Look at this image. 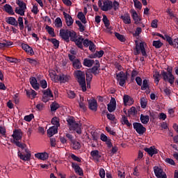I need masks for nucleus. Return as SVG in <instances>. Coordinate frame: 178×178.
Returning a JSON list of instances; mask_svg holds the SVG:
<instances>
[{
    "instance_id": "f257e3e1",
    "label": "nucleus",
    "mask_w": 178,
    "mask_h": 178,
    "mask_svg": "<svg viewBox=\"0 0 178 178\" xmlns=\"http://www.w3.org/2000/svg\"><path fill=\"white\" fill-rule=\"evenodd\" d=\"M13 138L14 144L21 148L22 149H24L25 154L24 152L18 151V156L22 161H30L31 158V152L29 149H27V145L24 143H22L20 140L23 138V131L22 129H15L13 131V134L12 135Z\"/></svg>"
},
{
    "instance_id": "f03ea898",
    "label": "nucleus",
    "mask_w": 178,
    "mask_h": 178,
    "mask_svg": "<svg viewBox=\"0 0 178 178\" xmlns=\"http://www.w3.org/2000/svg\"><path fill=\"white\" fill-rule=\"evenodd\" d=\"M161 77H163V81L169 83L170 86L175 84V75H173V67H168L167 72L162 70L161 73Z\"/></svg>"
},
{
    "instance_id": "7ed1b4c3",
    "label": "nucleus",
    "mask_w": 178,
    "mask_h": 178,
    "mask_svg": "<svg viewBox=\"0 0 178 178\" xmlns=\"http://www.w3.org/2000/svg\"><path fill=\"white\" fill-rule=\"evenodd\" d=\"M74 77L76 79L81 88L83 92L87 91V86L86 85V73L81 70L74 71Z\"/></svg>"
},
{
    "instance_id": "20e7f679",
    "label": "nucleus",
    "mask_w": 178,
    "mask_h": 178,
    "mask_svg": "<svg viewBox=\"0 0 178 178\" xmlns=\"http://www.w3.org/2000/svg\"><path fill=\"white\" fill-rule=\"evenodd\" d=\"M67 123L70 131H76L77 134H81V124L77 123L74 117L68 116Z\"/></svg>"
},
{
    "instance_id": "39448f33",
    "label": "nucleus",
    "mask_w": 178,
    "mask_h": 178,
    "mask_svg": "<svg viewBox=\"0 0 178 178\" xmlns=\"http://www.w3.org/2000/svg\"><path fill=\"white\" fill-rule=\"evenodd\" d=\"M16 3L18 7L15 8V13H17V15H19V16H24V13L27 9V4L24 3V1L20 0H17Z\"/></svg>"
},
{
    "instance_id": "423d86ee",
    "label": "nucleus",
    "mask_w": 178,
    "mask_h": 178,
    "mask_svg": "<svg viewBox=\"0 0 178 178\" xmlns=\"http://www.w3.org/2000/svg\"><path fill=\"white\" fill-rule=\"evenodd\" d=\"M145 42H136V47L135 50L134 51V55H140V54H142L143 56H145L147 58L148 55L147 54V51H145Z\"/></svg>"
},
{
    "instance_id": "0eeeda50",
    "label": "nucleus",
    "mask_w": 178,
    "mask_h": 178,
    "mask_svg": "<svg viewBox=\"0 0 178 178\" xmlns=\"http://www.w3.org/2000/svg\"><path fill=\"white\" fill-rule=\"evenodd\" d=\"M43 95L42 97V102H49V101H52L54 99V93L51 88H47L42 91Z\"/></svg>"
},
{
    "instance_id": "6e6552de",
    "label": "nucleus",
    "mask_w": 178,
    "mask_h": 178,
    "mask_svg": "<svg viewBox=\"0 0 178 178\" xmlns=\"http://www.w3.org/2000/svg\"><path fill=\"white\" fill-rule=\"evenodd\" d=\"M98 6H99V8H101L102 10H103L104 12H108V10H112V1L105 0L104 1H103V4H102V1H101V0H99L98 1Z\"/></svg>"
},
{
    "instance_id": "1a4fd4ad",
    "label": "nucleus",
    "mask_w": 178,
    "mask_h": 178,
    "mask_svg": "<svg viewBox=\"0 0 178 178\" xmlns=\"http://www.w3.org/2000/svg\"><path fill=\"white\" fill-rule=\"evenodd\" d=\"M116 80L121 87H124V84H126V81L127 80V76L123 71H121L116 74Z\"/></svg>"
},
{
    "instance_id": "9d476101",
    "label": "nucleus",
    "mask_w": 178,
    "mask_h": 178,
    "mask_svg": "<svg viewBox=\"0 0 178 178\" xmlns=\"http://www.w3.org/2000/svg\"><path fill=\"white\" fill-rule=\"evenodd\" d=\"M154 172L157 178H168L166 173L163 172V169L159 166L154 167Z\"/></svg>"
},
{
    "instance_id": "9b49d317",
    "label": "nucleus",
    "mask_w": 178,
    "mask_h": 178,
    "mask_svg": "<svg viewBox=\"0 0 178 178\" xmlns=\"http://www.w3.org/2000/svg\"><path fill=\"white\" fill-rule=\"evenodd\" d=\"M133 126L138 134H144L147 131V128L140 122H134Z\"/></svg>"
},
{
    "instance_id": "f8f14e48",
    "label": "nucleus",
    "mask_w": 178,
    "mask_h": 178,
    "mask_svg": "<svg viewBox=\"0 0 178 178\" xmlns=\"http://www.w3.org/2000/svg\"><path fill=\"white\" fill-rule=\"evenodd\" d=\"M70 30L69 29H60V37L65 41L66 42H69L70 41Z\"/></svg>"
},
{
    "instance_id": "ddd939ff",
    "label": "nucleus",
    "mask_w": 178,
    "mask_h": 178,
    "mask_svg": "<svg viewBox=\"0 0 178 178\" xmlns=\"http://www.w3.org/2000/svg\"><path fill=\"white\" fill-rule=\"evenodd\" d=\"M55 79L57 81H60V83H67L69 80H70L71 77L69 75L63 74L60 75H56Z\"/></svg>"
},
{
    "instance_id": "4468645a",
    "label": "nucleus",
    "mask_w": 178,
    "mask_h": 178,
    "mask_svg": "<svg viewBox=\"0 0 178 178\" xmlns=\"http://www.w3.org/2000/svg\"><path fill=\"white\" fill-rule=\"evenodd\" d=\"M72 168L74 170V172L76 173V175H79V176H84L83 168H81L79 164L76 163H72Z\"/></svg>"
},
{
    "instance_id": "2eb2a0df",
    "label": "nucleus",
    "mask_w": 178,
    "mask_h": 178,
    "mask_svg": "<svg viewBox=\"0 0 178 178\" xmlns=\"http://www.w3.org/2000/svg\"><path fill=\"white\" fill-rule=\"evenodd\" d=\"M21 47L22 49H24V51H25V52L28 54V55H31V56H33V55H34V50H33V48L30 47L29 44L22 43L21 44Z\"/></svg>"
},
{
    "instance_id": "dca6fc26",
    "label": "nucleus",
    "mask_w": 178,
    "mask_h": 178,
    "mask_svg": "<svg viewBox=\"0 0 178 178\" xmlns=\"http://www.w3.org/2000/svg\"><path fill=\"white\" fill-rule=\"evenodd\" d=\"M108 112H113L116 109V99L115 97H111L110 103L107 105Z\"/></svg>"
},
{
    "instance_id": "f3484780",
    "label": "nucleus",
    "mask_w": 178,
    "mask_h": 178,
    "mask_svg": "<svg viewBox=\"0 0 178 178\" xmlns=\"http://www.w3.org/2000/svg\"><path fill=\"white\" fill-rule=\"evenodd\" d=\"M124 105L127 106V105H133L134 104V99L133 97H130L129 95H124L123 97Z\"/></svg>"
},
{
    "instance_id": "a211bd4d",
    "label": "nucleus",
    "mask_w": 178,
    "mask_h": 178,
    "mask_svg": "<svg viewBox=\"0 0 178 178\" xmlns=\"http://www.w3.org/2000/svg\"><path fill=\"white\" fill-rule=\"evenodd\" d=\"M63 15L65 17L67 26L68 27H70V26H72V24H73L74 22L72 16H70V15L67 14L66 12H63Z\"/></svg>"
},
{
    "instance_id": "6ab92c4d",
    "label": "nucleus",
    "mask_w": 178,
    "mask_h": 178,
    "mask_svg": "<svg viewBox=\"0 0 178 178\" xmlns=\"http://www.w3.org/2000/svg\"><path fill=\"white\" fill-rule=\"evenodd\" d=\"M88 108L90 111H94L97 112V109L98 108V103L96 99H92L88 101Z\"/></svg>"
},
{
    "instance_id": "aec40b11",
    "label": "nucleus",
    "mask_w": 178,
    "mask_h": 178,
    "mask_svg": "<svg viewBox=\"0 0 178 178\" xmlns=\"http://www.w3.org/2000/svg\"><path fill=\"white\" fill-rule=\"evenodd\" d=\"M25 92L27 97L31 99H34L37 97V92L33 89H25Z\"/></svg>"
},
{
    "instance_id": "412c9836",
    "label": "nucleus",
    "mask_w": 178,
    "mask_h": 178,
    "mask_svg": "<svg viewBox=\"0 0 178 178\" xmlns=\"http://www.w3.org/2000/svg\"><path fill=\"white\" fill-rule=\"evenodd\" d=\"M83 41H84V38L83 36L79 35L78 37L74 40V42L79 48L80 49H83Z\"/></svg>"
},
{
    "instance_id": "4be33fe9",
    "label": "nucleus",
    "mask_w": 178,
    "mask_h": 178,
    "mask_svg": "<svg viewBox=\"0 0 178 178\" xmlns=\"http://www.w3.org/2000/svg\"><path fill=\"white\" fill-rule=\"evenodd\" d=\"M144 150L145 151V152H147L148 155H149L150 156H154V155H156V154H158V149L155 147H145Z\"/></svg>"
},
{
    "instance_id": "5701e85b",
    "label": "nucleus",
    "mask_w": 178,
    "mask_h": 178,
    "mask_svg": "<svg viewBox=\"0 0 178 178\" xmlns=\"http://www.w3.org/2000/svg\"><path fill=\"white\" fill-rule=\"evenodd\" d=\"M120 19H122L124 24H131V18L130 17V14L129 13H125L123 15H121Z\"/></svg>"
},
{
    "instance_id": "b1692460",
    "label": "nucleus",
    "mask_w": 178,
    "mask_h": 178,
    "mask_svg": "<svg viewBox=\"0 0 178 178\" xmlns=\"http://www.w3.org/2000/svg\"><path fill=\"white\" fill-rule=\"evenodd\" d=\"M98 69H99V60H96L95 66L90 69V73H92V74L95 75L99 74V71L98 70Z\"/></svg>"
},
{
    "instance_id": "393cba45",
    "label": "nucleus",
    "mask_w": 178,
    "mask_h": 178,
    "mask_svg": "<svg viewBox=\"0 0 178 178\" xmlns=\"http://www.w3.org/2000/svg\"><path fill=\"white\" fill-rule=\"evenodd\" d=\"M6 22L8 23V24H10L11 26L17 27V20H16V18H15L13 17H6Z\"/></svg>"
},
{
    "instance_id": "a878e982",
    "label": "nucleus",
    "mask_w": 178,
    "mask_h": 178,
    "mask_svg": "<svg viewBox=\"0 0 178 178\" xmlns=\"http://www.w3.org/2000/svg\"><path fill=\"white\" fill-rule=\"evenodd\" d=\"M35 158H38V159H40L41 161H47L48 158L49 157V155L47 152L44 153H38L35 154Z\"/></svg>"
},
{
    "instance_id": "bb28decb",
    "label": "nucleus",
    "mask_w": 178,
    "mask_h": 178,
    "mask_svg": "<svg viewBox=\"0 0 178 178\" xmlns=\"http://www.w3.org/2000/svg\"><path fill=\"white\" fill-rule=\"evenodd\" d=\"M3 41L5 42L4 43L0 42V49L3 51L6 48L10 47V45H13V42L12 41H8L6 40H4Z\"/></svg>"
},
{
    "instance_id": "cd10ccee",
    "label": "nucleus",
    "mask_w": 178,
    "mask_h": 178,
    "mask_svg": "<svg viewBox=\"0 0 178 178\" xmlns=\"http://www.w3.org/2000/svg\"><path fill=\"white\" fill-rule=\"evenodd\" d=\"M58 133V127H51L47 130V134L49 137H52V136Z\"/></svg>"
},
{
    "instance_id": "c85d7f7f",
    "label": "nucleus",
    "mask_w": 178,
    "mask_h": 178,
    "mask_svg": "<svg viewBox=\"0 0 178 178\" xmlns=\"http://www.w3.org/2000/svg\"><path fill=\"white\" fill-rule=\"evenodd\" d=\"M4 10L6 12V13H8L9 15H15V12L13 11V8L12 6L9 4H6L4 6Z\"/></svg>"
},
{
    "instance_id": "c756f323",
    "label": "nucleus",
    "mask_w": 178,
    "mask_h": 178,
    "mask_svg": "<svg viewBox=\"0 0 178 178\" xmlns=\"http://www.w3.org/2000/svg\"><path fill=\"white\" fill-rule=\"evenodd\" d=\"M60 108V105L58 104L56 102H54L50 105V109L51 112H56L58 109Z\"/></svg>"
},
{
    "instance_id": "7c9ffc66",
    "label": "nucleus",
    "mask_w": 178,
    "mask_h": 178,
    "mask_svg": "<svg viewBox=\"0 0 178 178\" xmlns=\"http://www.w3.org/2000/svg\"><path fill=\"white\" fill-rule=\"evenodd\" d=\"M51 124H54V127H60V120L58 117H54L51 119Z\"/></svg>"
},
{
    "instance_id": "2f4dec72",
    "label": "nucleus",
    "mask_w": 178,
    "mask_h": 178,
    "mask_svg": "<svg viewBox=\"0 0 178 178\" xmlns=\"http://www.w3.org/2000/svg\"><path fill=\"white\" fill-rule=\"evenodd\" d=\"M159 77H161V73L158 70L154 71L153 78L154 79V83H156L157 85L159 84V80H161Z\"/></svg>"
},
{
    "instance_id": "473e14b6",
    "label": "nucleus",
    "mask_w": 178,
    "mask_h": 178,
    "mask_svg": "<svg viewBox=\"0 0 178 178\" xmlns=\"http://www.w3.org/2000/svg\"><path fill=\"white\" fill-rule=\"evenodd\" d=\"M95 63V61L94 60H90L88 58H85L83 60V65L86 66L87 67H91L92 65Z\"/></svg>"
},
{
    "instance_id": "72a5a7b5",
    "label": "nucleus",
    "mask_w": 178,
    "mask_h": 178,
    "mask_svg": "<svg viewBox=\"0 0 178 178\" xmlns=\"http://www.w3.org/2000/svg\"><path fill=\"white\" fill-rule=\"evenodd\" d=\"M132 17L135 22V24H138L141 22V18L138 16L136 11L133 12Z\"/></svg>"
},
{
    "instance_id": "f704fd0d",
    "label": "nucleus",
    "mask_w": 178,
    "mask_h": 178,
    "mask_svg": "<svg viewBox=\"0 0 178 178\" xmlns=\"http://www.w3.org/2000/svg\"><path fill=\"white\" fill-rule=\"evenodd\" d=\"M78 19L81 20V23L83 24H86L87 23V19H86V15H84V13L83 12H79L77 15Z\"/></svg>"
},
{
    "instance_id": "c9c22d12",
    "label": "nucleus",
    "mask_w": 178,
    "mask_h": 178,
    "mask_svg": "<svg viewBox=\"0 0 178 178\" xmlns=\"http://www.w3.org/2000/svg\"><path fill=\"white\" fill-rule=\"evenodd\" d=\"M90 156L93 158V159H97V161H98V159L101 158V155L99 154V151L98 150H92L90 152Z\"/></svg>"
},
{
    "instance_id": "e433bc0d",
    "label": "nucleus",
    "mask_w": 178,
    "mask_h": 178,
    "mask_svg": "<svg viewBox=\"0 0 178 178\" xmlns=\"http://www.w3.org/2000/svg\"><path fill=\"white\" fill-rule=\"evenodd\" d=\"M26 62L30 63L32 66H37V65H40V62H38V60L31 58H27Z\"/></svg>"
},
{
    "instance_id": "4c0bfd02",
    "label": "nucleus",
    "mask_w": 178,
    "mask_h": 178,
    "mask_svg": "<svg viewBox=\"0 0 178 178\" xmlns=\"http://www.w3.org/2000/svg\"><path fill=\"white\" fill-rule=\"evenodd\" d=\"M140 122L143 124H147L148 122H149V116L144 115L143 114L140 115Z\"/></svg>"
},
{
    "instance_id": "58836bf2",
    "label": "nucleus",
    "mask_w": 178,
    "mask_h": 178,
    "mask_svg": "<svg viewBox=\"0 0 178 178\" xmlns=\"http://www.w3.org/2000/svg\"><path fill=\"white\" fill-rule=\"evenodd\" d=\"M79 37V35H77V33H76L74 31L71 30L70 31V41H72V42H74V41Z\"/></svg>"
},
{
    "instance_id": "ea45409f",
    "label": "nucleus",
    "mask_w": 178,
    "mask_h": 178,
    "mask_svg": "<svg viewBox=\"0 0 178 178\" xmlns=\"http://www.w3.org/2000/svg\"><path fill=\"white\" fill-rule=\"evenodd\" d=\"M152 45L156 49H159V48H162L163 43H162V42H161V40H154L152 42Z\"/></svg>"
},
{
    "instance_id": "a19ab883",
    "label": "nucleus",
    "mask_w": 178,
    "mask_h": 178,
    "mask_svg": "<svg viewBox=\"0 0 178 178\" xmlns=\"http://www.w3.org/2000/svg\"><path fill=\"white\" fill-rule=\"evenodd\" d=\"M3 56L4 58H6V60H7V62H9L10 63H17V62H19V60H17V58L5 55H3Z\"/></svg>"
},
{
    "instance_id": "79ce46f5",
    "label": "nucleus",
    "mask_w": 178,
    "mask_h": 178,
    "mask_svg": "<svg viewBox=\"0 0 178 178\" xmlns=\"http://www.w3.org/2000/svg\"><path fill=\"white\" fill-rule=\"evenodd\" d=\"M72 66L74 69H81V63L80 62V60H74V61L72 63Z\"/></svg>"
},
{
    "instance_id": "37998d69",
    "label": "nucleus",
    "mask_w": 178,
    "mask_h": 178,
    "mask_svg": "<svg viewBox=\"0 0 178 178\" xmlns=\"http://www.w3.org/2000/svg\"><path fill=\"white\" fill-rule=\"evenodd\" d=\"M48 40L49 42H52L55 49H58V48H59V40L56 38L48 39Z\"/></svg>"
},
{
    "instance_id": "c03bdc74",
    "label": "nucleus",
    "mask_w": 178,
    "mask_h": 178,
    "mask_svg": "<svg viewBox=\"0 0 178 178\" xmlns=\"http://www.w3.org/2000/svg\"><path fill=\"white\" fill-rule=\"evenodd\" d=\"M170 42H168L169 45H171V47H173L174 48H177V49H178V38L175 39L173 40V39H172V38L170 37Z\"/></svg>"
},
{
    "instance_id": "a18cd8bd",
    "label": "nucleus",
    "mask_w": 178,
    "mask_h": 178,
    "mask_svg": "<svg viewBox=\"0 0 178 178\" xmlns=\"http://www.w3.org/2000/svg\"><path fill=\"white\" fill-rule=\"evenodd\" d=\"M17 22V26H19L20 30H24V23L23 22V18L22 17H19Z\"/></svg>"
},
{
    "instance_id": "49530a36",
    "label": "nucleus",
    "mask_w": 178,
    "mask_h": 178,
    "mask_svg": "<svg viewBox=\"0 0 178 178\" xmlns=\"http://www.w3.org/2000/svg\"><path fill=\"white\" fill-rule=\"evenodd\" d=\"M103 23L107 29H109V26H111V22H109V19H108V17L106 15H103Z\"/></svg>"
},
{
    "instance_id": "de8ad7c7",
    "label": "nucleus",
    "mask_w": 178,
    "mask_h": 178,
    "mask_svg": "<svg viewBox=\"0 0 178 178\" xmlns=\"http://www.w3.org/2000/svg\"><path fill=\"white\" fill-rule=\"evenodd\" d=\"M46 30L49 35H51V37H55V30L54 29V28L49 26H46Z\"/></svg>"
},
{
    "instance_id": "09e8293b",
    "label": "nucleus",
    "mask_w": 178,
    "mask_h": 178,
    "mask_svg": "<svg viewBox=\"0 0 178 178\" xmlns=\"http://www.w3.org/2000/svg\"><path fill=\"white\" fill-rule=\"evenodd\" d=\"M115 35L121 42H126V38H124V35H120L119 33H115Z\"/></svg>"
},
{
    "instance_id": "8fccbe9b",
    "label": "nucleus",
    "mask_w": 178,
    "mask_h": 178,
    "mask_svg": "<svg viewBox=\"0 0 178 178\" xmlns=\"http://www.w3.org/2000/svg\"><path fill=\"white\" fill-rule=\"evenodd\" d=\"M122 124H126L127 127H131V123L129 122V120L127 119V117L126 115H123L122 118Z\"/></svg>"
},
{
    "instance_id": "3c124183",
    "label": "nucleus",
    "mask_w": 178,
    "mask_h": 178,
    "mask_svg": "<svg viewBox=\"0 0 178 178\" xmlns=\"http://www.w3.org/2000/svg\"><path fill=\"white\" fill-rule=\"evenodd\" d=\"M156 35H157L158 37H160L163 40H165V41H167V42H171V41H170V36H169L168 35H165L163 36V35H162L161 33H156Z\"/></svg>"
},
{
    "instance_id": "603ef678",
    "label": "nucleus",
    "mask_w": 178,
    "mask_h": 178,
    "mask_svg": "<svg viewBox=\"0 0 178 178\" xmlns=\"http://www.w3.org/2000/svg\"><path fill=\"white\" fill-rule=\"evenodd\" d=\"M76 24L79 27V31H81V33H83L86 31V26H84L79 20L76 21Z\"/></svg>"
},
{
    "instance_id": "864d4df0",
    "label": "nucleus",
    "mask_w": 178,
    "mask_h": 178,
    "mask_svg": "<svg viewBox=\"0 0 178 178\" xmlns=\"http://www.w3.org/2000/svg\"><path fill=\"white\" fill-rule=\"evenodd\" d=\"M104 51L103 50H100L99 51H97L96 54L95 55H92L90 56V58H102V56H104Z\"/></svg>"
},
{
    "instance_id": "5fc2aeb1",
    "label": "nucleus",
    "mask_w": 178,
    "mask_h": 178,
    "mask_svg": "<svg viewBox=\"0 0 178 178\" xmlns=\"http://www.w3.org/2000/svg\"><path fill=\"white\" fill-rule=\"evenodd\" d=\"M72 148L73 149L75 150H79L80 149V148H81V145L80 144V143L77 142V141H74L72 143Z\"/></svg>"
},
{
    "instance_id": "6e6d98bb",
    "label": "nucleus",
    "mask_w": 178,
    "mask_h": 178,
    "mask_svg": "<svg viewBox=\"0 0 178 178\" xmlns=\"http://www.w3.org/2000/svg\"><path fill=\"white\" fill-rule=\"evenodd\" d=\"M134 6L135 8H136V9H139L140 10H141V8H143V4H141V2L138 0H134Z\"/></svg>"
},
{
    "instance_id": "4d7b16f0",
    "label": "nucleus",
    "mask_w": 178,
    "mask_h": 178,
    "mask_svg": "<svg viewBox=\"0 0 178 178\" xmlns=\"http://www.w3.org/2000/svg\"><path fill=\"white\" fill-rule=\"evenodd\" d=\"M103 113H106L107 115V119H108V120H111V122H114L115 118V115L113 114H111V113H108L107 111H103Z\"/></svg>"
},
{
    "instance_id": "13d9d810",
    "label": "nucleus",
    "mask_w": 178,
    "mask_h": 178,
    "mask_svg": "<svg viewBox=\"0 0 178 178\" xmlns=\"http://www.w3.org/2000/svg\"><path fill=\"white\" fill-rule=\"evenodd\" d=\"M149 88V85L148 84V80L144 79L143 81V86H141V90H147Z\"/></svg>"
},
{
    "instance_id": "bf43d9fd",
    "label": "nucleus",
    "mask_w": 178,
    "mask_h": 178,
    "mask_svg": "<svg viewBox=\"0 0 178 178\" xmlns=\"http://www.w3.org/2000/svg\"><path fill=\"white\" fill-rule=\"evenodd\" d=\"M147 99H145V97H142L140 99V105H141V108H143V109H145V108H147Z\"/></svg>"
},
{
    "instance_id": "052dcab7",
    "label": "nucleus",
    "mask_w": 178,
    "mask_h": 178,
    "mask_svg": "<svg viewBox=\"0 0 178 178\" xmlns=\"http://www.w3.org/2000/svg\"><path fill=\"white\" fill-rule=\"evenodd\" d=\"M141 33H143V29L141 27H138L136 28L135 33H133V37H138Z\"/></svg>"
},
{
    "instance_id": "680f3d73",
    "label": "nucleus",
    "mask_w": 178,
    "mask_h": 178,
    "mask_svg": "<svg viewBox=\"0 0 178 178\" xmlns=\"http://www.w3.org/2000/svg\"><path fill=\"white\" fill-rule=\"evenodd\" d=\"M31 12L32 13H33V15H38V12H40V10H38V5L37 4L33 5L31 9Z\"/></svg>"
},
{
    "instance_id": "e2e57ef3",
    "label": "nucleus",
    "mask_w": 178,
    "mask_h": 178,
    "mask_svg": "<svg viewBox=\"0 0 178 178\" xmlns=\"http://www.w3.org/2000/svg\"><path fill=\"white\" fill-rule=\"evenodd\" d=\"M39 86H40V87H42L44 90H45V88L48 87V83H47L46 80L42 79L40 81Z\"/></svg>"
},
{
    "instance_id": "0e129e2a",
    "label": "nucleus",
    "mask_w": 178,
    "mask_h": 178,
    "mask_svg": "<svg viewBox=\"0 0 178 178\" xmlns=\"http://www.w3.org/2000/svg\"><path fill=\"white\" fill-rule=\"evenodd\" d=\"M55 26L56 27H62V19L60 17H57L55 19Z\"/></svg>"
},
{
    "instance_id": "69168bd1",
    "label": "nucleus",
    "mask_w": 178,
    "mask_h": 178,
    "mask_svg": "<svg viewBox=\"0 0 178 178\" xmlns=\"http://www.w3.org/2000/svg\"><path fill=\"white\" fill-rule=\"evenodd\" d=\"M67 95H68V98H70V99H73L76 98V93L73 90H69L67 92Z\"/></svg>"
},
{
    "instance_id": "338daca9",
    "label": "nucleus",
    "mask_w": 178,
    "mask_h": 178,
    "mask_svg": "<svg viewBox=\"0 0 178 178\" xmlns=\"http://www.w3.org/2000/svg\"><path fill=\"white\" fill-rule=\"evenodd\" d=\"M112 8H113L114 10H119V8H120L119 2H118L117 1H114L113 3H112Z\"/></svg>"
},
{
    "instance_id": "774afa93",
    "label": "nucleus",
    "mask_w": 178,
    "mask_h": 178,
    "mask_svg": "<svg viewBox=\"0 0 178 178\" xmlns=\"http://www.w3.org/2000/svg\"><path fill=\"white\" fill-rule=\"evenodd\" d=\"M70 157L72 158V159H73V161H75L76 162H81V159L74 155V154H72L70 155Z\"/></svg>"
}]
</instances>
